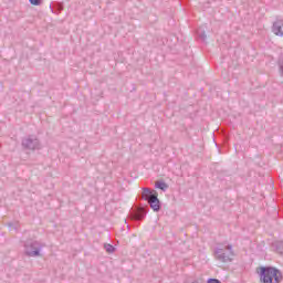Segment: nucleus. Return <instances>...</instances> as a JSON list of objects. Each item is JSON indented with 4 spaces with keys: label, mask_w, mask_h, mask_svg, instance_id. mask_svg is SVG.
I'll list each match as a JSON object with an SVG mask.
<instances>
[{
    "label": "nucleus",
    "mask_w": 283,
    "mask_h": 283,
    "mask_svg": "<svg viewBox=\"0 0 283 283\" xmlns=\"http://www.w3.org/2000/svg\"><path fill=\"white\" fill-rule=\"evenodd\" d=\"M261 283H282V272L273 266H261L259 272Z\"/></svg>",
    "instance_id": "1"
},
{
    "label": "nucleus",
    "mask_w": 283,
    "mask_h": 283,
    "mask_svg": "<svg viewBox=\"0 0 283 283\" xmlns=\"http://www.w3.org/2000/svg\"><path fill=\"white\" fill-rule=\"evenodd\" d=\"M214 258L219 260V262H233V258L235 256V252H233V245L231 244H221L214 249Z\"/></svg>",
    "instance_id": "2"
},
{
    "label": "nucleus",
    "mask_w": 283,
    "mask_h": 283,
    "mask_svg": "<svg viewBox=\"0 0 283 283\" xmlns=\"http://www.w3.org/2000/svg\"><path fill=\"white\" fill-rule=\"evenodd\" d=\"M42 249H43V244L39 241L29 240L24 243V253L29 255V258L41 256Z\"/></svg>",
    "instance_id": "3"
},
{
    "label": "nucleus",
    "mask_w": 283,
    "mask_h": 283,
    "mask_svg": "<svg viewBox=\"0 0 283 283\" xmlns=\"http://www.w3.org/2000/svg\"><path fill=\"white\" fill-rule=\"evenodd\" d=\"M22 147L34 151V149H41V142L34 136H29L22 139Z\"/></svg>",
    "instance_id": "4"
},
{
    "label": "nucleus",
    "mask_w": 283,
    "mask_h": 283,
    "mask_svg": "<svg viewBox=\"0 0 283 283\" xmlns=\"http://www.w3.org/2000/svg\"><path fill=\"white\" fill-rule=\"evenodd\" d=\"M272 32L276 36H283V21L282 20H277L276 22L273 23Z\"/></svg>",
    "instance_id": "5"
},
{
    "label": "nucleus",
    "mask_w": 283,
    "mask_h": 283,
    "mask_svg": "<svg viewBox=\"0 0 283 283\" xmlns=\"http://www.w3.org/2000/svg\"><path fill=\"white\" fill-rule=\"evenodd\" d=\"M155 196H158V192L151 191L149 188H143L142 198L146 200L147 202L155 198Z\"/></svg>",
    "instance_id": "6"
},
{
    "label": "nucleus",
    "mask_w": 283,
    "mask_h": 283,
    "mask_svg": "<svg viewBox=\"0 0 283 283\" xmlns=\"http://www.w3.org/2000/svg\"><path fill=\"white\" fill-rule=\"evenodd\" d=\"M148 203L155 211H160V200L158 199V195H155L151 199H149Z\"/></svg>",
    "instance_id": "7"
},
{
    "label": "nucleus",
    "mask_w": 283,
    "mask_h": 283,
    "mask_svg": "<svg viewBox=\"0 0 283 283\" xmlns=\"http://www.w3.org/2000/svg\"><path fill=\"white\" fill-rule=\"evenodd\" d=\"M146 216V212L144 209H139L137 212L133 214V220H143Z\"/></svg>",
    "instance_id": "8"
},
{
    "label": "nucleus",
    "mask_w": 283,
    "mask_h": 283,
    "mask_svg": "<svg viewBox=\"0 0 283 283\" xmlns=\"http://www.w3.org/2000/svg\"><path fill=\"white\" fill-rule=\"evenodd\" d=\"M156 189H160L161 191H167L169 189V186L165 181H157L155 184Z\"/></svg>",
    "instance_id": "9"
},
{
    "label": "nucleus",
    "mask_w": 283,
    "mask_h": 283,
    "mask_svg": "<svg viewBox=\"0 0 283 283\" xmlns=\"http://www.w3.org/2000/svg\"><path fill=\"white\" fill-rule=\"evenodd\" d=\"M104 249L107 253H114V251H116V248L109 243L104 244Z\"/></svg>",
    "instance_id": "10"
},
{
    "label": "nucleus",
    "mask_w": 283,
    "mask_h": 283,
    "mask_svg": "<svg viewBox=\"0 0 283 283\" xmlns=\"http://www.w3.org/2000/svg\"><path fill=\"white\" fill-rule=\"evenodd\" d=\"M197 35L205 41L207 39V34L200 30H197Z\"/></svg>",
    "instance_id": "11"
},
{
    "label": "nucleus",
    "mask_w": 283,
    "mask_h": 283,
    "mask_svg": "<svg viewBox=\"0 0 283 283\" xmlns=\"http://www.w3.org/2000/svg\"><path fill=\"white\" fill-rule=\"evenodd\" d=\"M29 2L31 3V6H40L41 4V0H29Z\"/></svg>",
    "instance_id": "12"
},
{
    "label": "nucleus",
    "mask_w": 283,
    "mask_h": 283,
    "mask_svg": "<svg viewBox=\"0 0 283 283\" xmlns=\"http://www.w3.org/2000/svg\"><path fill=\"white\" fill-rule=\"evenodd\" d=\"M279 67H280L281 74L283 75V59H281V60L279 61Z\"/></svg>",
    "instance_id": "13"
},
{
    "label": "nucleus",
    "mask_w": 283,
    "mask_h": 283,
    "mask_svg": "<svg viewBox=\"0 0 283 283\" xmlns=\"http://www.w3.org/2000/svg\"><path fill=\"white\" fill-rule=\"evenodd\" d=\"M208 283H220V280L217 279H209Z\"/></svg>",
    "instance_id": "14"
},
{
    "label": "nucleus",
    "mask_w": 283,
    "mask_h": 283,
    "mask_svg": "<svg viewBox=\"0 0 283 283\" xmlns=\"http://www.w3.org/2000/svg\"><path fill=\"white\" fill-rule=\"evenodd\" d=\"M9 228H10V229H14V230H17V229H18V227H17V226H14V223H9Z\"/></svg>",
    "instance_id": "15"
},
{
    "label": "nucleus",
    "mask_w": 283,
    "mask_h": 283,
    "mask_svg": "<svg viewBox=\"0 0 283 283\" xmlns=\"http://www.w3.org/2000/svg\"><path fill=\"white\" fill-rule=\"evenodd\" d=\"M279 253H283V244L281 245V248H277Z\"/></svg>",
    "instance_id": "16"
}]
</instances>
